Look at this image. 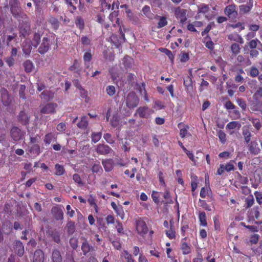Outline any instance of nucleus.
<instances>
[{
	"label": "nucleus",
	"instance_id": "cd10ccee",
	"mask_svg": "<svg viewBox=\"0 0 262 262\" xmlns=\"http://www.w3.org/2000/svg\"><path fill=\"white\" fill-rule=\"evenodd\" d=\"M51 259L52 262H62V256L60 251L57 249H54L52 253Z\"/></svg>",
	"mask_w": 262,
	"mask_h": 262
},
{
	"label": "nucleus",
	"instance_id": "c03bdc74",
	"mask_svg": "<svg viewBox=\"0 0 262 262\" xmlns=\"http://www.w3.org/2000/svg\"><path fill=\"white\" fill-rule=\"evenodd\" d=\"M243 135L244 138L245 142L248 144L251 140L252 136L251 133L248 129H245L243 130Z\"/></svg>",
	"mask_w": 262,
	"mask_h": 262
},
{
	"label": "nucleus",
	"instance_id": "864d4df0",
	"mask_svg": "<svg viewBox=\"0 0 262 262\" xmlns=\"http://www.w3.org/2000/svg\"><path fill=\"white\" fill-rule=\"evenodd\" d=\"M102 133H93L91 136L92 141L94 143L98 142L101 138Z\"/></svg>",
	"mask_w": 262,
	"mask_h": 262
},
{
	"label": "nucleus",
	"instance_id": "2eb2a0df",
	"mask_svg": "<svg viewBox=\"0 0 262 262\" xmlns=\"http://www.w3.org/2000/svg\"><path fill=\"white\" fill-rule=\"evenodd\" d=\"M192 72L191 70H189V75H187L183 77L184 85L186 88V90L187 91H191L193 89L192 86Z\"/></svg>",
	"mask_w": 262,
	"mask_h": 262
},
{
	"label": "nucleus",
	"instance_id": "c756f323",
	"mask_svg": "<svg viewBox=\"0 0 262 262\" xmlns=\"http://www.w3.org/2000/svg\"><path fill=\"white\" fill-rule=\"evenodd\" d=\"M156 18L159 19V21L157 24V27L158 29L161 28L166 26L168 24L167 18L165 16H158L156 15Z\"/></svg>",
	"mask_w": 262,
	"mask_h": 262
},
{
	"label": "nucleus",
	"instance_id": "58836bf2",
	"mask_svg": "<svg viewBox=\"0 0 262 262\" xmlns=\"http://www.w3.org/2000/svg\"><path fill=\"white\" fill-rule=\"evenodd\" d=\"M56 139L55 135L52 133H49L47 134L44 137L43 142L46 145L50 144L52 141Z\"/></svg>",
	"mask_w": 262,
	"mask_h": 262
},
{
	"label": "nucleus",
	"instance_id": "393cba45",
	"mask_svg": "<svg viewBox=\"0 0 262 262\" xmlns=\"http://www.w3.org/2000/svg\"><path fill=\"white\" fill-rule=\"evenodd\" d=\"M165 234L167 237L170 239H174L176 236V231L173 225V223L172 220L170 221V228L168 230L165 231Z\"/></svg>",
	"mask_w": 262,
	"mask_h": 262
},
{
	"label": "nucleus",
	"instance_id": "338daca9",
	"mask_svg": "<svg viewBox=\"0 0 262 262\" xmlns=\"http://www.w3.org/2000/svg\"><path fill=\"white\" fill-rule=\"evenodd\" d=\"M237 104L242 108L243 110H246L247 104L246 101L242 98H237L236 99Z\"/></svg>",
	"mask_w": 262,
	"mask_h": 262
},
{
	"label": "nucleus",
	"instance_id": "bf43d9fd",
	"mask_svg": "<svg viewBox=\"0 0 262 262\" xmlns=\"http://www.w3.org/2000/svg\"><path fill=\"white\" fill-rule=\"evenodd\" d=\"M101 6V12H104L105 10H109L111 8V5L108 4L106 0L104 2H101L100 3Z\"/></svg>",
	"mask_w": 262,
	"mask_h": 262
},
{
	"label": "nucleus",
	"instance_id": "4be33fe9",
	"mask_svg": "<svg viewBox=\"0 0 262 262\" xmlns=\"http://www.w3.org/2000/svg\"><path fill=\"white\" fill-rule=\"evenodd\" d=\"M89 125L88 118L86 116H83L80 118V121L77 123V127L81 129L85 130Z\"/></svg>",
	"mask_w": 262,
	"mask_h": 262
},
{
	"label": "nucleus",
	"instance_id": "4468645a",
	"mask_svg": "<svg viewBox=\"0 0 262 262\" xmlns=\"http://www.w3.org/2000/svg\"><path fill=\"white\" fill-rule=\"evenodd\" d=\"M13 248L14 252L21 257L24 253V247L23 243L19 240H15L13 243Z\"/></svg>",
	"mask_w": 262,
	"mask_h": 262
},
{
	"label": "nucleus",
	"instance_id": "72a5a7b5",
	"mask_svg": "<svg viewBox=\"0 0 262 262\" xmlns=\"http://www.w3.org/2000/svg\"><path fill=\"white\" fill-rule=\"evenodd\" d=\"M48 22L53 30H56L58 29L60 23L57 18L52 16L49 19Z\"/></svg>",
	"mask_w": 262,
	"mask_h": 262
},
{
	"label": "nucleus",
	"instance_id": "0eeeda50",
	"mask_svg": "<svg viewBox=\"0 0 262 262\" xmlns=\"http://www.w3.org/2000/svg\"><path fill=\"white\" fill-rule=\"evenodd\" d=\"M24 133L20 129L16 126L12 127L10 130V135L11 138L15 141H18L24 137Z\"/></svg>",
	"mask_w": 262,
	"mask_h": 262
},
{
	"label": "nucleus",
	"instance_id": "8fccbe9b",
	"mask_svg": "<svg viewBox=\"0 0 262 262\" xmlns=\"http://www.w3.org/2000/svg\"><path fill=\"white\" fill-rule=\"evenodd\" d=\"M217 136H218L220 142L224 144L226 142V135L222 130H217Z\"/></svg>",
	"mask_w": 262,
	"mask_h": 262
},
{
	"label": "nucleus",
	"instance_id": "e2e57ef3",
	"mask_svg": "<svg viewBox=\"0 0 262 262\" xmlns=\"http://www.w3.org/2000/svg\"><path fill=\"white\" fill-rule=\"evenodd\" d=\"M163 198L166 201V203H172L173 201L171 199V196L169 191L168 190H166L163 193Z\"/></svg>",
	"mask_w": 262,
	"mask_h": 262
},
{
	"label": "nucleus",
	"instance_id": "a18cd8bd",
	"mask_svg": "<svg viewBox=\"0 0 262 262\" xmlns=\"http://www.w3.org/2000/svg\"><path fill=\"white\" fill-rule=\"evenodd\" d=\"M55 168L56 169L55 174L56 176H62L65 172V169L62 165L56 164L55 165Z\"/></svg>",
	"mask_w": 262,
	"mask_h": 262
},
{
	"label": "nucleus",
	"instance_id": "4d7b16f0",
	"mask_svg": "<svg viewBox=\"0 0 262 262\" xmlns=\"http://www.w3.org/2000/svg\"><path fill=\"white\" fill-rule=\"evenodd\" d=\"M91 170L93 173H102L103 169L100 164H95L92 166Z\"/></svg>",
	"mask_w": 262,
	"mask_h": 262
},
{
	"label": "nucleus",
	"instance_id": "4c0bfd02",
	"mask_svg": "<svg viewBox=\"0 0 262 262\" xmlns=\"http://www.w3.org/2000/svg\"><path fill=\"white\" fill-rule=\"evenodd\" d=\"M199 219L200 222V225L203 227L207 226V222L206 221V213L204 211L200 212L199 213Z\"/></svg>",
	"mask_w": 262,
	"mask_h": 262
},
{
	"label": "nucleus",
	"instance_id": "69168bd1",
	"mask_svg": "<svg viewBox=\"0 0 262 262\" xmlns=\"http://www.w3.org/2000/svg\"><path fill=\"white\" fill-rule=\"evenodd\" d=\"M233 163H235V161L231 160L225 166V170L227 172H229L234 170V166L233 164Z\"/></svg>",
	"mask_w": 262,
	"mask_h": 262
},
{
	"label": "nucleus",
	"instance_id": "6ab92c4d",
	"mask_svg": "<svg viewBox=\"0 0 262 262\" xmlns=\"http://www.w3.org/2000/svg\"><path fill=\"white\" fill-rule=\"evenodd\" d=\"M13 229L12 223L9 221L4 222L2 226V231H0V233L9 234Z\"/></svg>",
	"mask_w": 262,
	"mask_h": 262
},
{
	"label": "nucleus",
	"instance_id": "e433bc0d",
	"mask_svg": "<svg viewBox=\"0 0 262 262\" xmlns=\"http://www.w3.org/2000/svg\"><path fill=\"white\" fill-rule=\"evenodd\" d=\"M75 24L76 26V27L81 31L83 30L84 26L85 23L83 19L80 16H78L76 17Z\"/></svg>",
	"mask_w": 262,
	"mask_h": 262
},
{
	"label": "nucleus",
	"instance_id": "6e6d98bb",
	"mask_svg": "<svg viewBox=\"0 0 262 262\" xmlns=\"http://www.w3.org/2000/svg\"><path fill=\"white\" fill-rule=\"evenodd\" d=\"M246 208H250L254 204V200L253 195H250L248 196L246 200Z\"/></svg>",
	"mask_w": 262,
	"mask_h": 262
},
{
	"label": "nucleus",
	"instance_id": "5701e85b",
	"mask_svg": "<svg viewBox=\"0 0 262 262\" xmlns=\"http://www.w3.org/2000/svg\"><path fill=\"white\" fill-rule=\"evenodd\" d=\"M102 164L105 170L107 172L111 171L113 169L114 161L112 159H106L102 160Z\"/></svg>",
	"mask_w": 262,
	"mask_h": 262
},
{
	"label": "nucleus",
	"instance_id": "a878e982",
	"mask_svg": "<svg viewBox=\"0 0 262 262\" xmlns=\"http://www.w3.org/2000/svg\"><path fill=\"white\" fill-rule=\"evenodd\" d=\"M121 257L125 262H136L133 255L126 250H124L121 254Z\"/></svg>",
	"mask_w": 262,
	"mask_h": 262
},
{
	"label": "nucleus",
	"instance_id": "09e8293b",
	"mask_svg": "<svg viewBox=\"0 0 262 262\" xmlns=\"http://www.w3.org/2000/svg\"><path fill=\"white\" fill-rule=\"evenodd\" d=\"M259 74V71L257 68L255 66H252L251 67L249 72H248V75H249L251 77H255L257 76Z\"/></svg>",
	"mask_w": 262,
	"mask_h": 262
},
{
	"label": "nucleus",
	"instance_id": "0e129e2a",
	"mask_svg": "<svg viewBox=\"0 0 262 262\" xmlns=\"http://www.w3.org/2000/svg\"><path fill=\"white\" fill-rule=\"evenodd\" d=\"M73 180L76 183L80 186L83 185L84 184L80 176L77 173H75L73 175Z\"/></svg>",
	"mask_w": 262,
	"mask_h": 262
},
{
	"label": "nucleus",
	"instance_id": "dca6fc26",
	"mask_svg": "<svg viewBox=\"0 0 262 262\" xmlns=\"http://www.w3.org/2000/svg\"><path fill=\"white\" fill-rule=\"evenodd\" d=\"M96 151L99 155H107L111 152L112 149L107 145L99 144L97 145Z\"/></svg>",
	"mask_w": 262,
	"mask_h": 262
},
{
	"label": "nucleus",
	"instance_id": "39448f33",
	"mask_svg": "<svg viewBox=\"0 0 262 262\" xmlns=\"http://www.w3.org/2000/svg\"><path fill=\"white\" fill-rule=\"evenodd\" d=\"M136 228L138 233L142 237H144L148 231L146 224L141 219L136 221Z\"/></svg>",
	"mask_w": 262,
	"mask_h": 262
},
{
	"label": "nucleus",
	"instance_id": "412c9836",
	"mask_svg": "<svg viewBox=\"0 0 262 262\" xmlns=\"http://www.w3.org/2000/svg\"><path fill=\"white\" fill-rule=\"evenodd\" d=\"M28 150L32 156L36 157L40 153V147L38 144L28 145Z\"/></svg>",
	"mask_w": 262,
	"mask_h": 262
},
{
	"label": "nucleus",
	"instance_id": "f3484780",
	"mask_svg": "<svg viewBox=\"0 0 262 262\" xmlns=\"http://www.w3.org/2000/svg\"><path fill=\"white\" fill-rule=\"evenodd\" d=\"M18 121L23 125H27L29 124L30 121V117L24 111L19 112L18 116Z\"/></svg>",
	"mask_w": 262,
	"mask_h": 262
},
{
	"label": "nucleus",
	"instance_id": "2f4dec72",
	"mask_svg": "<svg viewBox=\"0 0 262 262\" xmlns=\"http://www.w3.org/2000/svg\"><path fill=\"white\" fill-rule=\"evenodd\" d=\"M253 7L252 2H249L246 5H242L239 6V11L241 13L245 14L248 13Z\"/></svg>",
	"mask_w": 262,
	"mask_h": 262
},
{
	"label": "nucleus",
	"instance_id": "680f3d73",
	"mask_svg": "<svg viewBox=\"0 0 262 262\" xmlns=\"http://www.w3.org/2000/svg\"><path fill=\"white\" fill-rule=\"evenodd\" d=\"M106 92L108 95L113 96L116 93V89L114 85H108L106 87Z\"/></svg>",
	"mask_w": 262,
	"mask_h": 262
},
{
	"label": "nucleus",
	"instance_id": "f257e3e1",
	"mask_svg": "<svg viewBox=\"0 0 262 262\" xmlns=\"http://www.w3.org/2000/svg\"><path fill=\"white\" fill-rule=\"evenodd\" d=\"M52 45L54 46V49L57 48V39H55L54 38L43 37L37 51L40 54H45L49 51Z\"/></svg>",
	"mask_w": 262,
	"mask_h": 262
},
{
	"label": "nucleus",
	"instance_id": "b1692460",
	"mask_svg": "<svg viewBox=\"0 0 262 262\" xmlns=\"http://www.w3.org/2000/svg\"><path fill=\"white\" fill-rule=\"evenodd\" d=\"M178 127L180 129V136L182 138H185L188 134V129L189 126L188 125H185L183 123L180 122L178 124Z\"/></svg>",
	"mask_w": 262,
	"mask_h": 262
},
{
	"label": "nucleus",
	"instance_id": "bb28decb",
	"mask_svg": "<svg viewBox=\"0 0 262 262\" xmlns=\"http://www.w3.org/2000/svg\"><path fill=\"white\" fill-rule=\"evenodd\" d=\"M54 93L50 90H45L40 95L41 99L45 101H50L54 98Z\"/></svg>",
	"mask_w": 262,
	"mask_h": 262
},
{
	"label": "nucleus",
	"instance_id": "ddd939ff",
	"mask_svg": "<svg viewBox=\"0 0 262 262\" xmlns=\"http://www.w3.org/2000/svg\"><path fill=\"white\" fill-rule=\"evenodd\" d=\"M57 105L54 103H49L43 106L40 110L41 114H52L55 113V108Z\"/></svg>",
	"mask_w": 262,
	"mask_h": 262
},
{
	"label": "nucleus",
	"instance_id": "c85d7f7f",
	"mask_svg": "<svg viewBox=\"0 0 262 262\" xmlns=\"http://www.w3.org/2000/svg\"><path fill=\"white\" fill-rule=\"evenodd\" d=\"M111 206L115 211L117 214L119 215L121 218V219H123L124 217V212L122 207H118L114 202H112L111 203Z\"/></svg>",
	"mask_w": 262,
	"mask_h": 262
},
{
	"label": "nucleus",
	"instance_id": "ea45409f",
	"mask_svg": "<svg viewBox=\"0 0 262 262\" xmlns=\"http://www.w3.org/2000/svg\"><path fill=\"white\" fill-rule=\"evenodd\" d=\"M80 67V63L77 59L73 61V64L69 67V70L71 71L76 70V73L79 74L81 70L79 69Z\"/></svg>",
	"mask_w": 262,
	"mask_h": 262
},
{
	"label": "nucleus",
	"instance_id": "f704fd0d",
	"mask_svg": "<svg viewBox=\"0 0 262 262\" xmlns=\"http://www.w3.org/2000/svg\"><path fill=\"white\" fill-rule=\"evenodd\" d=\"M92 247L89 244L86 239L82 242L81 245V250L84 255H86L91 249Z\"/></svg>",
	"mask_w": 262,
	"mask_h": 262
},
{
	"label": "nucleus",
	"instance_id": "79ce46f5",
	"mask_svg": "<svg viewBox=\"0 0 262 262\" xmlns=\"http://www.w3.org/2000/svg\"><path fill=\"white\" fill-rule=\"evenodd\" d=\"M241 126V124L237 121H231L226 125V128L229 129H234L235 128L239 129Z\"/></svg>",
	"mask_w": 262,
	"mask_h": 262
},
{
	"label": "nucleus",
	"instance_id": "de8ad7c7",
	"mask_svg": "<svg viewBox=\"0 0 262 262\" xmlns=\"http://www.w3.org/2000/svg\"><path fill=\"white\" fill-rule=\"evenodd\" d=\"M230 49L232 55H236L240 53L241 48L239 45L237 43H233L232 44Z\"/></svg>",
	"mask_w": 262,
	"mask_h": 262
},
{
	"label": "nucleus",
	"instance_id": "774afa93",
	"mask_svg": "<svg viewBox=\"0 0 262 262\" xmlns=\"http://www.w3.org/2000/svg\"><path fill=\"white\" fill-rule=\"evenodd\" d=\"M254 194L255 196L256 202L259 205H261L262 204V192L256 191Z\"/></svg>",
	"mask_w": 262,
	"mask_h": 262
},
{
	"label": "nucleus",
	"instance_id": "aec40b11",
	"mask_svg": "<svg viewBox=\"0 0 262 262\" xmlns=\"http://www.w3.org/2000/svg\"><path fill=\"white\" fill-rule=\"evenodd\" d=\"M45 256L43 252L40 250H36L34 253L33 262H43Z\"/></svg>",
	"mask_w": 262,
	"mask_h": 262
},
{
	"label": "nucleus",
	"instance_id": "49530a36",
	"mask_svg": "<svg viewBox=\"0 0 262 262\" xmlns=\"http://www.w3.org/2000/svg\"><path fill=\"white\" fill-rule=\"evenodd\" d=\"M119 123V117L118 114H114L110 120V123L113 127H116Z\"/></svg>",
	"mask_w": 262,
	"mask_h": 262
},
{
	"label": "nucleus",
	"instance_id": "3c124183",
	"mask_svg": "<svg viewBox=\"0 0 262 262\" xmlns=\"http://www.w3.org/2000/svg\"><path fill=\"white\" fill-rule=\"evenodd\" d=\"M209 191H211L209 186L208 187L205 188L203 187L201 188L200 191V195L202 198H205L207 195H209Z\"/></svg>",
	"mask_w": 262,
	"mask_h": 262
},
{
	"label": "nucleus",
	"instance_id": "5fc2aeb1",
	"mask_svg": "<svg viewBox=\"0 0 262 262\" xmlns=\"http://www.w3.org/2000/svg\"><path fill=\"white\" fill-rule=\"evenodd\" d=\"M209 11V7L208 5L202 4L199 7L198 12L205 14Z\"/></svg>",
	"mask_w": 262,
	"mask_h": 262
},
{
	"label": "nucleus",
	"instance_id": "f03ea898",
	"mask_svg": "<svg viewBox=\"0 0 262 262\" xmlns=\"http://www.w3.org/2000/svg\"><path fill=\"white\" fill-rule=\"evenodd\" d=\"M9 6L11 14L13 16L17 19L18 21H21L22 14H26L21 11V8L18 0H10Z\"/></svg>",
	"mask_w": 262,
	"mask_h": 262
},
{
	"label": "nucleus",
	"instance_id": "c9c22d12",
	"mask_svg": "<svg viewBox=\"0 0 262 262\" xmlns=\"http://www.w3.org/2000/svg\"><path fill=\"white\" fill-rule=\"evenodd\" d=\"M181 249L184 255L188 254L191 253V247L186 242H181Z\"/></svg>",
	"mask_w": 262,
	"mask_h": 262
},
{
	"label": "nucleus",
	"instance_id": "20e7f679",
	"mask_svg": "<svg viewBox=\"0 0 262 262\" xmlns=\"http://www.w3.org/2000/svg\"><path fill=\"white\" fill-rule=\"evenodd\" d=\"M139 103V99L136 93L134 92H129L125 100L126 106L130 109H133L137 107Z\"/></svg>",
	"mask_w": 262,
	"mask_h": 262
},
{
	"label": "nucleus",
	"instance_id": "052dcab7",
	"mask_svg": "<svg viewBox=\"0 0 262 262\" xmlns=\"http://www.w3.org/2000/svg\"><path fill=\"white\" fill-rule=\"evenodd\" d=\"M259 235L258 234H253L250 237L249 243L251 245L256 244L258 243Z\"/></svg>",
	"mask_w": 262,
	"mask_h": 262
},
{
	"label": "nucleus",
	"instance_id": "a19ab883",
	"mask_svg": "<svg viewBox=\"0 0 262 262\" xmlns=\"http://www.w3.org/2000/svg\"><path fill=\"white\" fill-rule=\"evenodd\" d=\"M96 21L101 25L102 27H104L105 29H107L110 27V25L104 23V17L100 14H98L96 16Z\"/></svg>",
	"mask_w": 262,
	"mask_h": 262
},
{
	"label": "nucleus",
	"instance_id": "13d9d810",
	"mask_svg": "<svg viewBox=\"0 0 262 262\" xmlns=\"http://www.w3.org/2000/svg\"><path fill=\"white\" fill-rule=\"evenodd\" d=\"M199 206L202 207L203 209L207 211H211V207L207 204L206 201L204 200L199 199Z\"/></svg>",
	"mask_w": 262,
	"mask_h": 262
},
{
	"label": "nucleus",
	"instance_id": "423d86ee",
	"mask_svg": "<svg viewBox=\"0 0 262 262\" xmlns=\"http://www.w3.org/2000/svg\"><path fill=\"white\" fill-rule=\"evenodd\" d=\"M153 113V111L149 109L147 106H140L137 108L135 116L138 114L140 118H148L150 117V115Z\"/></svg>",
	"mask_w": 262,
	"mask_h": 262
},
{
	"label": "nucleus",
	"instance_id": "6e6552de",
	"mask_svg": "<svg viewBox=\"0 0 262 262\" xmlns=\"http://www.w3.org/2000/svg\"><path fill=\"white\" fill-rule=\"evenodd\" d=\"M258 140L255 138L254 140L249 142L248 144V150L250 152L254 155H258L260 151V149L258 146Z\"/></svg>",
	"mask_w": 262,
	"mask_h": 262
},
{
	"label": "nucleus",
	"instance_id": "1a4fd4ad",
	"mask_svg": "<svg viewBox=\"0 0 262 262\" xmlns=\"http://www.w3.org/2000/svg\"><path fill=\"white\" fill-rule=\"evenodd\" d=\"M51 213L53 217L57 221H62L63 219V211L61 207L54 206L51 209Z\"/></svg>",
	"mask_w": 262,
	"mask_h": 262
},
{
	"label": "nucleus",
	"instance_id": "473e14b6",
	"mask_svg": "<svg viewBox=\"0 0 262 262\" xmlns=\"http://www.w3.org/2000/svg\"><path fill=\"white\" fill-rule=\"evenodd\" d=\"M23 67L25 72L27 73H30L32 72L33 69L34 68L33 62L30 60H27L24 61L23 63Z\"/></svg>",
	"mask_w": 262,
	"mask_h": 262
},
{
	"label": "nucleus",
	"instance_id": "37998d69",
	"mask_svg": "<svg viewBox=\"0 0 262 262\" xmlns=\"http://www.w3.org/2000/svg\"><path fill=\"white\" fill-rule=\"evenodd\" d=\"M249 120L251 122L255 129L257 130L260 129L261 127V124L259 119L251 117L249 118Z\"/></svg>",
	"mask_w": 262,
	"mask_h": 262
},
{
	"label": "nucleus",
	"instance_id": "a211bd4d",
	"mask_svg": "<svg viewBox=\"0 0 262 262\" xmlns=\"http://www.w3.org/2000/svg\"><path fill=\"white\" fill-rule=\"evenodd\" d=\"M236 60L239 65L244 67H248L252 63L248 57L244 56L242 55H238Z\"/></svg>",
	"mask_w": 262,
	"mask_h": 262
},
{
	"label": "nucleus",
	"instance_id": "603ef678",
	"mask_svg": "<svg viewBox=\"0 0 262 262\" xmlns=\"http://www.w3.org/2000/svg\"><path fill=\"white\" fill-rule=\"evenodd\" d=\"M92 59V54L90 52H85L83 55V61L84 62L85 65L87 68H88L90 66L86 65L87 62H90Z\"/></svg>",
	"mask_w": 262,
	"mask_h": 262
},
{
	"label": "nucleus",
	"instance_id": "7c9ffc66",
	"mask_svg": "<svg viewBox=\"0 0 262 262\" xmlns=\"http://www.w3.org/2000/svg\"><path fill=\"white\" fill-rule=\"evenodd\" d=\"M41 36L42 34L39 32H35L32 38V45L35 48H36L39 45Z\"/></svg>",
	"mask_w": 262,
	"mask_h": 262
},
{
	"label": "nucleus",
	"instance_id": "f8f14e48",
	"mask_svg": "<svg viewBox=\"0 0 262 262\" xmlns=\"http://www.w3.org/2000/svg\"><path fill=\"white\" fill-rule=\"evenodd\" d=\"M174 13L176 18L179 20L182 24H184L187 20L186 16V10L178 7L176 9Z\"/></svg>",
	"mask_w": 262,
	"mask_h": 262
},
{
	"label": "nucleus",
	"instance_id": "9b49d317",
	"mask_svg": "<svg viewBox=\"0 0 262 262\" xmlns=\"http://www.w3.org/2000/svg\"><path fill=\"white\" fill-rule=\"evenodd\" d=\"M224 13L229 18H235L237 15L236 5L233 4L226 6L224 10Z\"/></svg>",
	"mask_w": 262,
	"mask_h": 262
},
{
	"label": "nucleus",
	"instance_id": "9d476101",
	"mask_svg": "<svg viewBox=\"0 0 262 262\" xmlns=\"http://www.w3.org/2000/svg\"><path fill=\"white\" fill-rule=\"evenodd\" d=\"M2 101L5 106L9 105L11 101V98L6 89L3 88L0 90Z\"/></svg>",
	"mask_w": 262,
	"mask_h": 262
},
{
	"label": "nucleus",
	"instance_id": "7ed1b4c3",
	"mask_svg": "<svg viewBox=\"0 0 262 262\" xmlns=\"http://www.w3.org/2000/svg\"><path fill=\"white\" fill-rule=\"evenodd\" d=\"M30 30V24L27 14H22L21 21H19L20 37H26Z\"/></svg>",
	"mask_w": 262,
	"mask_h": 262
}]
</instances>
